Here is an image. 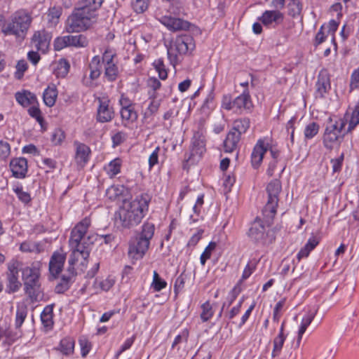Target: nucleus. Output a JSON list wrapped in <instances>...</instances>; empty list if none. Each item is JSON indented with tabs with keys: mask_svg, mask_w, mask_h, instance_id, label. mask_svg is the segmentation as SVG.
I'll return each mask as SVG.
<instances>
[{
	"mask_svg": "<svg viewBox=\"0 0 359 359\" xmlns=\"http://www.w3.org/2000/svg\"><path fill=\"white\" fill-rule=\"evenodd\" d=\"M217 244L215 242H210L208 245L205 248L200 257L201 264L205 265L207 259L210 258L212 252L215 249Z\"/></svg>",
	"mask_w": 359,
	"mask_h": 359,
	"instance_id": "nucleus-49",
	"label": "nucleus"
},
{
	"mask_svg": "<svg viewBox=\"0 0 359 359\" xmlns=\"http://www.w3.org/2000/svg\"><path fill=\"white\" fill-rule=\"evenodd\" d=\"M266 190L268 194V200L262 210V214L264 222L270 226L276 214L278 197L282 190L281 182L278 180H273L267 184Z\"/></svg>",
	"mask_w": 359,
	"mask_h": 359,
	"instance_id": "nucleus-6",
	"label": "nucleus"
},
{
	"mask_svg": "<svg viewBox=\"0 0 359 359\" xmlns=\"http://www.w3.org/2000/svg\"><path fill=\"white\" fill-rule=\"evenodd\" d=\"M57 97V91L55 86H48L43 94V99L45 104L48 107H53Z\"/></svg>",
	"mask_w": 359,
	"mask_h": 359,
	"instance_id": "nucleus-26",
	"label": "nucleus"
},
{
	"mask_svg": "<svg viewBox=\"0 0 359 359\" xmlns=\"http://www.w3.org/2000/svg\"><path fill=\"white\" fill-rule=\"evenodd\" d=\"M319 125L316 122H312L308 124L304 130V135L306 139L313 138L319 130Z\"/></svg>",
	"mask_w": 359,
	"mask_h": 359,
	"instance_id": "nucleus-48",
	"label": "nucleus"
},
{
	"mask_svg": "<svg viewBox=\"0 0 359 359\" xmlns=\"http://www.w3.org/2000/svg\"><path fill=\"white\" fill-rule=\"evenodd\" d=\"M27 90H24L22 93L17 92L15 93V99L17 102L22 107L29 106V101L27 97Z\"/></svg>",
	"mask_w": 359,
	"mask_h": 359,
	"instance_id": "nucleus-60",
	"label": "nucleus"
},
{
	"mask_svg": "<svg viewBox=\"0 0 359 359\" xmlns=\"http://www.w3.org/2000/svg\"><path fill=\"white\" fill-rule=\"evenodd\" d=\"M104 74L107 79L110 81H115L118 75V67L115 63L109 64L104 66Z\"/></svg>",
	"mask_w": 359,
	"mask_h": 359,
	"instance_id": "nucleus-44",
	"label": "nucleus"
},
{
	"mask_svg": "<svg viewBox=\"0 0 359 359\" xmlns=\"http://www.w3.org/2000/svg\"><path fill=\"white\" fill-rule=\"evenodd\" d=\"M121 162L119 158L111 161L105 168L107 174L110 177H114L121 171Z\"/></svg>",
	"mask_w": 359,
	"mask_h": 359,
	"instance_id": "nucleus-35",
	"label": "nucleus"
},
{
	"mask_svg": "<svg viewBox=\"0 0 359 359\" xmlns=\"http://www.w3.org/2000/svg\"><path fill=\"white\" fill-rule=\"evenodd\" d=\"M338 26H339V23L336 20H331L329 22V24H328V32L330 34H331V35H332V43H333L334 49V51L336 53L337 51V43H336L334 34H335V32L338 29Z\"/></svg>",
	"mask_w": 359,
	"mask_h": 359,
	"instance_id": "nucleus-53",
	"label": "nucleus"
},
{
	"mask_svg": "<svg viewBox=\"0 0 359 359\" xmlns=\"http://www.w3.org/2000/svg\"><path fill=\"white\" fill-rule=\"evenodd\" d=\"M266 151L267 147L264 145V141L259 140L255 146L251 155L252 165L255 168H257L260 165Z\"/></svg>",
	"mask_w": 359,
	"mask_h": 359,
	"instance_id": "nucleus-20",
	"label": "nucleus"
},
{
	"mask_svg": "<svg viewBox=\"0 0 359 359\" xmlns=\"http://www.w3.org/2000/svg\"><path fill=\"white\" fill-rule=\"evenodd\" d=\"M316 97H323L330 89V75L327 70H321L318 76V81L316 84Z\"/></svg>",
	"mask_w": 359,
	"mask_h": 359,
	"instance_id": "nucleus-16",
	"label": "nucleus"
},
{
	"mask_svg": "<svg viewBox=\"0 0 359 359\" xmlns=\"http://www.w3.org/2000/svg\"><path fill=\"white\" fill-rule=\"evenodd\" d=\"M120 113L123 120L133 122L137 118V114L135 110V106L121 107Z\"/></svg>",
	"mask_w": 359,
	"mask_h": 359,
	"instance_id": "nucleus-31",
	"label": "nucleus"
},
{
	"mask_svg": "<svg viewBox=\"0 0 359 359\" xmlns=\"http://www.w3.org/2000/svg\"><path fill=\"white\" fill-rule=\"evenodd\" d=\"M159 20L169 30L173 32L188 30L191 25L189 21L184 20L180 17H172L170 15L162 16Z\"/></svg>",
	"mask_w": 359,
	"mask_h": 359,
	"instance_id": "nucleus-11",
	"label": "nucleus"
},
{
	"mask_svg": "<svg viewBox=\"0 0 359 359\" xmlns=\"http://www.w3.org/2000/svg\"><path fill=\"white\" fill-rule=\"evenodd\" d=\"M154 224L145 222L142 226V230L139 237L131 241L129 244L128 256L132 259H142L149 249L150 240L154 234Z\"/></svg>",
	"mask_w": 359,
	"mask_h": 359,
	"instance_id": "nucleus-4",
	"label": "nucleus"
},
{
	"mask_svg": "<svg viewBox=\"0 0 359 359\" xmlns=\"http://www.w3.org/2000/svg\"><path fill=\"white\" fill-rule=\"evenodd\" d=\"M32 18L30 15L24 11L17 12L4 29L6 34H13L17 36L23 37L25 32L27 31Z\"/></svg>",
	"mask_w": 359,
	"mask_h": 359,
	"instance_id": "nucleus-8",
	"label": "nucleus"
},
{
	"mask_svg": "<svg viewBox=\"0 0 359 359\" xmlns=\"http://www.w3.org/2000/svg\"><path fill=\"white\" fill-rule=\"evenodd\" d=\"M65 261V255L60 253L53 255L49 262V271L52 276L56 277L62 271Z\"/></svg>",
	"mask_w": 359,
	"mask_h": 359,
	"instance_id": "nucleus-21",
	"label": "nucleus"
},
{
	"mask_svg": "<svg viewBox=\"0 0 359 359\" xmlns=\"http://www.w3.org/2000/svg\"><path fill=\"white\" fill-rule=\"evenodd\" d=\"M250 119L248 118H242L236 119L233 123V131H236L240 135L245 133L250 127Z\"/></svg>",
	"mask_w": 359,
	"mask_h": 359,
	"instance_id": "nucleus-30",
	"label": "nucleus"
},
{
	"mask_svg": "<svg viewBox=\"0 0 359 359\" xmlns=\"http://www.w3.org/2000/svg\"><path fill=\"white\" fill-rule=\"evenodd\" d=\"M74 146L75 147V161L79 168H83L89 161L91 150L88 145L78 141H74Z\"/></svg>",
	"mask_w": 359,
	"mask_h": 359,
	"instance_id": "nucleus-12",
	"label": "nucleus"
},
{
	"mask_svg": "<svg viewBox=\"0 0 359 359\" xmlns=\"http://www.w3.org/2000/svg\"><path fill=\"white\" fill-rule=\"evenodd\" d=\"M195 48L194 38L184 34L176 38L175 41L167 48L168 57L170 64L175 67L178 62V55L186 54Z\"/></svg>",
	"mask_w": 359,
	"mask_h": 359,
	"instance_id": "nucleus-7",
	"label": "nucleus"
},
{
	"mask_svg": "<svg viewBox=\"0 0 359 359\" xmlns=\"http://www.w3.org/2000/svg\"><path fill=\"white\" fill-rule=\"evenodd\" d=\"M283 14L277 9L276 11H266L259 18L266 26L271 25L273 23L279 25L283 22Z\"/></svg>",
	"mask_w": 359,
	"mask_h": 359,
	"instance_id": "nucleus-19",
	"label": "nucleus"
},
{
	"mask_svg": "<svg viewBox=\"0 0 359 359\" xmlns=\"http://www.w3.org/2000/svg\"><path fill=\"white\" fill-rule=\"evenodd\" d=\"M24 290L32 303L39 302L43 298L41 283L24 286Z\"/></svg>",
	"mask_w": 359,
	"mask_h": 359,
	"instance_id": "nucleus-22",
	"label": "nucleus"
},
{
	"mask_svg": "<svg viewBox=\"0 0 359 359\" xmlns=\"http://www.w3.org/2000/svg\"><path fill=\"white\" fill-rule=\"evenodd\" d=\"M114 56L115 54L111 50L107 49L102 55V62L104 64V66L114 63Z\"/></svg>",
	"mask_w": 359,
	"mask_h": 359,
	"instance_id": "nucleus-64",
	"label": "nucleus"
},
{
	"mask_svg": "<svg viewBox=\"0 0 359 359\" xmlns=\"http://www.w3.org/2000/svg\"><path fill=\"white\" fill-rule=\"evenodd\" d=\"M75 340L70 337H66L61 339L58 346L55 348L62 355H72L74 352Z\"/></svg>",
	"mask_w": 359,
	"mask_h": 359,
	"instance_id": "nucleus-23",
	"label": "nucleus"
},
{
	"mask_svg": "<svg viewBox=\"0 0 359 359\" xmlns=\"http://www.w3.org/2000/svg\"><path fill=\"white\" fill-rule=\"evenodd\" d=\"M151 197L147 194L137 196L130 202L124 203L120 208L116 219L117 225L130 229L140 224L148 211Z\"/></svg>",
	"mask_w": 359,
	"mask_h": 359,
	"instance_id": "nucleus-2",
	"label": "nucleus"
},
{
	"mask_svg": "<svg viewBox=\"0 0 359 359\" xmlns=\"http://www.w3.org/2000/svg\"><path fill=\"white\" fill-rule=\"evenodd\" d=\"M18 264L17 262H13L8 264L7 272L8 285L7 288L8 292L13 293L17 292L22 284L18 280Z\"/></svg>",
	"mask_w": 359,
	"mask_h": 359,
	"instance_id": "nucleus-13",
	"label": "nucleus"
},
{
	"mask_svg": "<svg viewBox=\"0 0 359 359\" xmlns=\"http://www.w3.org/2000/svg\"><path fill=\"white\" fill-rule=\"evenodd\" d=\"M97 14L79 4L66 23V31L69 33L80 32L89 28L96 21Z\"/></svg>",
	"mask_w": 359,
	"mask_h": 359,
	"instance_id": "nucleus-3",
	"label": "nucleus"
},
{
	"mask_svg": "<svg viewBox=\"0 0 359 359\" xmlns=\"http://www.w3.org/2000/svg\"><path fill=\"white\" fill-rule=\"evenodd\" d=\"M350 88L351 90L359 89V68L354 70L351 74Z\"/></svg>",
	"mask_w": 359,
	"mask_h": 359,
	"instance_id": "nucleus-62",
	"label": "nucleus"
},
{
	"mask_svg": "<svg viewBox=\"0 0 359 359\" xmlns=\"http://www.w3.org/2000/svg\"><path fill=\"white\" fill-rule=\"evenodd\" d=\"M51 35L44 29L35 32L32 38V43L37 50L45 53L50 46Z\"/></svg>",
	"mask_w": 359,
	"mask_h": 359,
	"instance_id": "nucleus-14",
	"label": "nucleus"
},
{
	"mask_svg": "<svg viewBox=\"0 0 359 359\" xmlns=\"http://www.w3.org/2000/svg\"><path fill=\"white\" fill-rule=\"evenodd\" d=\"M201 318L203 322H206L213 316L212 307L209 302H206L201 306Z\"/></svg>",
	"mask_w": 359,
	"mask_h": 359,
	"instance_id": "nucleus-45",
	"label": "nucleus"
},
{
	"mask_svg": "<svg viewBox=\"0 0 359 359\" xmlns=\"http://www.w3.org/2000/svg\"><path fill=\"white\" fill-rule=\"evenodd\" d=\"M79 344L81 346V355L85 358L91 348L90 343L86 339H79Z\"/></svg>",
	"mask_w": 359,
	"mask_h": 359,
	"instance_id": "nucleus-63",
	"label": "nucleus"
},
{
	"mask_svg": "<svg viewBox=\"0 0 359 359\" xmlns=\"http://www.w3.org/2000/svg\"><path fill=\"white\" fill-rule=\"evenodd\" d=\"M13 191L16 194L18 199L22 203L27 204L31 201V196L28 192L24 191L22 187L13 188Z\"/></svg>",
	"mask_w": 359,
	"mask_h": 359,
	"instance_id": "nucleus-51",
	"label": "nucleus"
},
{
	"mask_svg": "<svg viewBox=\"0 0 359 359\" xmlns=\"http://www.w3.org/2000/svg\"><path fill=\"white\" fill-rule=\"evenodd\" d=\"M147 84L148 87L152 90L151 92H149V98H156L158 94L156 91L161 86V83L159 80L155 77H150L148 79Z\"/></svg>",
	"mask_w": 359,
	"mask_h": 359,
	"instance_id": "nucleus-37",
	"label": "nucleus"
},
{
	"mask_svg": "<svg viewBox=\"0 0 359 359\" xmlns=\"http://www.w3.org/2000/svg\"><path fill=\"white\" fill-rule=\"evenodd\" d=\"M285 340V336H282L281 334H278L273 339V348L271 353L273 358H276L279 355L282 350L283 346Z\"/></svg>",
	"mask_w": 359,
	"mask_h": 359,
	"instance_id": "nucleus-36",
	"label": "nucleus"
},
{
	"mask_svg": "<svg viewBox=\"0 0 359 359\" xmlns=\"http://www.w3.org/2000/svg\"><path fill=\"white\" fill-rule=\"evenodd\" d=\"M302 4L300 0H291L288 4V14L292 18L299 15L302 11Z\"/></svg>",
	"mask_w": 359,
	"mask_h": 359,
	"instance_id": "nucleus-34",
	"label": "nucleus"
},
{
	"mask_svg": "<svg viewBox=\"0 0 359 359\" xmlns=\"http://www.w3.org/2000/svg\"><path fill=\"white\" fill-rule=\"evenodd\" d=\"M90 226V219L85 217L71 231L69 245L72 253L68 260L71 266H74L79 262L80 257L83 259L81 264L84 265L89 257L91 245L98 237L96 234H87Z\"/></svg>",
	"mask_w": 359,
	"mask_h": 359,
	"instance_id": "nucleus-1",
	"label": "nucleus"
},
{
	"mask_svg": "<svg viewBox=\"0 0 359 359\" xmlns=\"http://www.w3.org/2000/svg\"><path fill=\"white\" fill-rule=\"evenodd\" d=\"M155 69L158 74V76L161 80H165L168 77V72L162 59H158L154 62Z\"/></svg>",
	"mask_w": 359,
	"mask_h": 359,
	"instance_id": "nucleus-46",
	"label": "nucleus"
},
{
	"mask_svg": "<svg viewBox=\"0 0 359 359\" xmlns=\"http://www.w3.org/2000/svg\"><path fill=\"white\" fill-rule=\"evenodd\" d=\"M53 306L48 305L46 306L41 314V320L43 325V327L47 330H50L53 326Z\"/></svg>",
	"mask_w": 359,
	"mask_h": 359,
	"instance_id": "nucleus-25",
	"label": "nucleus"
},
{
	"mask_svg": "<svg viewBox=\"0 0 359 359\" xmlns=\"http://www.w3.org/2000/svg\"><path fill=\"white\" fill-rule=\"evenodd\" d=\"M27 315V308L25 305H18L16 311L15 328L19 329L23 324Z\"/></svg>",
	"mask_w": 359,
	"mask_h": 359,
	"instance_id": "nucleus-32",
	"label": "nucleus"
},
{
	"mask_svg": "<svg viewBox=\"0 0 359 359\" xmlns=\"http://www.w3.org/2000/svg\"><path fill=\"white\" fill-rule=\"evenodd\" d=\"M132 6L137 13H142L147 9L148 4L146 0H135L132 3Z\"/></svg>",
	"mask_w": 359,
	"mask_h": 359,
	"instance_id": "nucleus-56",
	"label": "nucleus"
},
{
	"mask_svg": "<svg viewBox=\"0 0 359 359\" xmlns=\"http://www.w3.org/2000/svg\"><path fill=\"white\" fill-rule=\"evenodd\" d=\"M186 276L182 273L175 280L174 284V291L175 294H177L181 290L183 289L185 283Z\"/></svg>",
	"mask_w": 359,
	"mask_h": 359,
	"instance_id": "nucleus-61",
	"label": "nucleus"
},
{
	"mask_svg": "<svg viewBox=\"0 0 359 359\" xmlns=\"http://www.w3.org/2000/svg\"><path fill=\"white\" fill-rule=\"evenodd\" d=\"M62 14V8L60 7H53L48 10V20L51 25H55Z\"/></svg>",
	"mask_w": 359,
	"mask_h": 359,
	"instance_id": "nucleus-38",
	"label": "nucleus"
},
{
	"mask_svg": "<svg viewBox=\"0 0 359 359\" xmlns=\"http://www.w3.org/2000/svg\"><path fill=\"white\" fill-rule=\"evenodd\" d=\"M11 153V147L7 142L0 140V160H5Z\"/></svg>",
	"mask_w": 359,
	"mask_h": 359,
	"instance_id": "nucleus-57",
	"label": "nucleus"
},
{
	"mask_svg": "<svg viewBox=\"0 0 359 359\" xmlns=\"http://www.w3.org/2000/svg\"><path fill=\"white\" fill-rule=\"evenodd\" d=\"M98 102L97 121L100 123L111 121L114 118V111L113 107L109 105V100L105 98H98Z\"/></svg>",
	"mask_w": 359,
	"mask_h": 359,
	"instance_id": "nucleus-10",
	"label": "nucleus"
},
{
	"mask_svg": "<svg viewBox=\"0 0 359 359\" xmlns=\"http://www.w3.org/2000/svg\"><path fill=\"white\" fill-rule=\"evenodd\" d=\"M169 11L171 14L180 17L186 14L183 4L178 1H173L169 7Z\"/></svg>",
	"mask_w": 359,
	"mask_h": 359,
	"instance_id": "nucleus-42",
	"label": "nucleus"
},
{
	"mask_svg": "<svg viewBox=\"0 0 359 359\" xmlns=\"http://www.w3.org/2000/svg\"><path fill=\"white\" fill-rule=\"evenodd\" d=\"M40 270L34 264L22 269V279L24 286L40 283Z\"/></svg>",
	"mask_w": 359,
	"mask_h": 359,
	"instance_id": "nucleus-15",
	"label": "nucleus"
},
{
	"mask_svg": "<svg viewBox=\"0 0 359 359\" xmlns=\"http://www.w3.org/2000/svg\"><path fill=\"white\" fill-rule=\"evenodd\" d=\"M70 65L69 62L64 59L59 61L57 69L55 72L57 77H65L69 71Z\"/></svg>",
	"mask_w": 359,
	"mask_h": 359,
	"instance_id": "nucleus-40",
	"label": "nucleus"
},
{
	"mask_svg": "<svg viewBox=\"0 0 359 359\" xmlns=\"http://www.w3.org/2000/svg\"><path fill=\"white\" fill-rule=\"evenodd\" d=\"M10 168L15 177L24 178L27 172V161L23 157L13 158L10 162Z\"/></svg>",
	"mask_w": 359,
	"mask_h": 359,
	"instance_id": "nucleus-18",
	"label": "nucleus"
},
{
	"mask_svg": "<svg viewBox=\"0 0 359 359\" xmlns=\"http://www.w3.org/2000/svg\"><path fill=\"white\" fill-rule=\"evenodd\" d=\"M89 68L90 69V78L91 80L97 79L101 74V65L99 56H95L93 57L89 65Z\"/></svg>",
	"mask_w": 359,
	"mask_h": 359,
	"instance_id": "nucleus-28",
	"label": "nucleus"
},
{
	"mask_svg": "<svg viewBox=\"0 0 359 359\" xmlns=\"http://www.w3.org/2000/svg\"><path fill=\"white\" fill-rule=\"evenodd\" d=\"M222 107L226 110L234 111V100L229 94L224 95L222 100Z\"/></svg>",
	"mask_w": 359,
	"mask_h": 359,
	"instance_id": "nucleus-55",
	"label": "nucleus"
},
{
	"mask_svg": "<svg viewBox=\"0 0 359 359\" xmlns=\"http://www.w3.org/2000/svg\"><path fill=\"white\" fill-rule=\"evenodd\" d=\"M358 124H359V100L352 112L347 132H351Z\"/></svg>",
	"mask_w": 359,
	"mask_h": 359,
	"instance_id": "nucleus-43",
	"label": "nucleus"
},
{
	"mask_svg": "<svg viewBox=\"0 0 359 359\" xmlns=\"http://www.w3.org/2000/svg\"><path fill=\"white\" fill-rule=\"evenodd\" d=\"M65 137L64 131L60 128L54 130L51 135V142L54 145L60 144Z\"/></svg>",
	"mask_w": 359,
	"mask_h": 359,
	"instance_id": "nucleus-52",
	"label": "nucleus"
},
{
	"mask_svg": "<svg viewBox=\"0 0 359 359\" xmlns=\"http://www.w3.org/2000/svg\"><path fill=\"white\" fill-rule=\"evenodd\" d=\"M15 77L20 79L24 74V72L27 69V64L25 60H22L18 62L16 65Z\"/></svg>",
	"mask_w": 359,
	"mask_h": 359,
	"instance_id": "nucleus-59",
	"label": "nucleus"
},
{
	"mask_svg": "<svg viewBox=\"0 0 359 359\" xmlns=\"http://www.w3.org/2000/svg\"><path fill=\"white\" fill-rule=\"evenodd\" d=\"M205 142L203 139L197 138L193 142V147L191 150V155H198L201 156L202 154L205 151Z\"/></svg>",
	"mask_w": 359,
	"mask_h": 359,
	"instance_id": "nucleus-39",
	"label": "nucleus"
},
{
	"mask_svg": "<svg viewBox=\"0 0 359 359\" xmlns=\"http://www.w3.org/2000/svg\"><path fill=\"white\" fill-rule=\"evenodd\" d=\"M234 100V111L242 113L244 110H250L252 107V102L248 88L242 94L236 97Z\"/></svg>",
	"mask_w": 359,
	"mask_h": 359,
	"instance_id": "nucleus-17",
	"label": "nucleus"
},
{
	"mask_svg": "<svg viewBox=\"0 0 359 359\" xmlns=\"http://www.w3.org/2000/svg\"><path fill=\"white\" fill-rule=\"evenodd\" d=\"M151 102L144 113L145 116H151L156 113L159 109L161 102L159 100L156 98H149Z\"/></svg>",
	"mask_w": 359,
	"mask_h": 359,
	"instance_id": "nucleus-50",
	"label": "nucleus"
},
{
	"mask_svg": "<svg viewBox=\"0 0 359 359\" xmlns=\"http://www.w3.org/2000/svg\"><path fill=\"white\" fill-rule=\"evenodd\" d=\"M346 124V121L342 118H328L323 137V144L327 149H332L334 145L339 144L343 140L345 134L348 133L344 131Z\"/></svg>",
	"mask_w": 359,
	"mask_h": 359,
	"instance_id": "nucleus-5",
	"label": "nucleus"
},
{
	"mask_svg": "<svg viewBox=\"0 0 359 359\" xmlns=\"http://www.w3.org/2000/svg\"><path fill=\"white\" fill-rule=\"evenodd\" d=\"M103 1L104 0H81L79 4L93 13H97V11L100 8Z\"/></svg>",
	"mask_w": 359,
	"mask_h": 359,
	"instance_id": "nucleus-41",
	"label": "nucleus"
},
{
	"mask_svg": "<svg viewBox=\"0 0 359 359\" xmlns=\"http://www.w3.org/2000/svg\"><path fill=\"white\" fill-rule=\"evenodd\" d=\"M241 135L236 131L231 130L228 134L224 142V147L225 152L233 151L238 146L240 141Z\"/></svg>",
	"mask_w": 359,
	"mask_h": 359,
	"instance_id": "nucleus-24",
	"label": "nucleus"
},
{
	"mask_svg": "<svg viewBox=\"0 0 359 359\" xmlns=\"http://www.w3.org/2000/svg\"><path fill=\"white\" fill-rule=\"evenodd\" d=\"M67 36L57 37L53 43L55 50L59 51L68 46Z\"/></svg>",
	"mask_w": 359,
	"mask_h": 359,
	"instance_id": "nucleus-58",
	"label": "nucleus"
},
{
	"mask_svg": "<svg viewBox=\"0 0 359 359\" xmlns=\"http://www.w3.org/2000/svg\"><path fill=\"white\" fill-rule=\"evenodd\" d=\"M125 190L123 186L113 185L108 188L106 191V196L111 201L117 199L121 196Z\"/></svg>",
	"mask_w": 359,
	"mask_h": 359,
	"instance_id": "nucleus-33",
	"label": "nucleus"
},
{
	"mask_svg": "<svg viewBox=\"0 0 359 359\" xmlns=\"http://www.w3.org/2000/svg\"><path fill=\"white\" fill-rule=\"evenodd\" d=\"M151 285L155 291L159 292L166 287L167 283L164 280L161 278L158 273L156 271H154L153 274V282Z\"/></svg>",
	"mask_w": 359,
	"mask_h": 359,
	"instance_id": "nucleus-47",
	"label": "nucleus"
},
{
	"mask_svg": "<svg viewBox=\"0 0 359 359\" xmlns=\"http://www.w3.org/2000/svg\"><path fill=\"white\" fill-rule=\"evenodd\" d=\"M28 114L32 118H34L43 128V118L41 116V111L38 107L32 106L28 109Z\"/></svg>",
	"mask_w": 359,
	"mask_h": 359,
	"instance_id": "nucleus-54",
	"label": "nucleus"
},
{
	"mask_svg": "<svg viewBox=\"0 0 359 359\" xmlns=\"http://www.w3.org/2000/svg\"><path fill=\"white\" fill-rule=\"evenodd\" d=\"M316 311H309L302 318V323L298 332V342L302 339L303 334L305 332L308 326L311 323L316 314Z\"/></svg>",
	"mask_w": 359,
	"mask_h": 359,
	"instance_id": "nucleus-27",
	"label": "nucleus"
},
{
	"mask_svg": "<svg viewBox=\"0 0 359 359\" xmlns=\"http://www.w3.org/2000/svg\"><path fill=\"white\" fill-rule=\"evenodd\" d=\"M248 236L255 243L263 245L271 243L273 241V238L269 237V233L266 232L263 222L257 219L252 223Z\"/></svg>",
	"mask_w": 359,
	"mask_h": 359,
	"instance_id": "nucleus-9",
	"label": "nucleus"
},
{
	"mask_svg": "<svg viewBox=\"0 0 359 359\" xmlns=\"http://www.w3.org/2000/svg\"><path fill=\"white\" fill-rule=\"evenodd\" d=\"M68 46L86 47L88 45L86 37L82 34L67 36Z\"/></svg>",
	"mask_w": 359,
	"mask_h": 359,
	"instance_id": "nucleus-29",
	"label": "nucleus"
}]
</instances>
